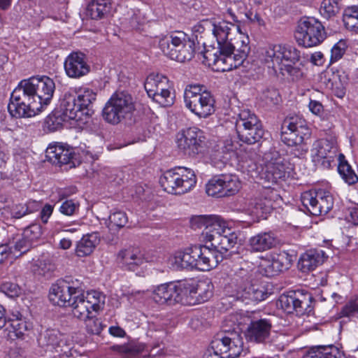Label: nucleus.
Returning <instances> with one entry per match:
<instances>
[{
  "label": "nucleus",
  "instance_id": "nucleus-1",
  "mask_svg": "<svg viewBox=\"0 0 358 358\" xmlns=\"http://www.w3.org/2000/svg\"><path fill=\"white\" fill-rule=\"evenodd\" d=\"M250 52L249 38L239 33L230 38L220 50H207L203 55L206 62L217 71H229L241 66Z\"/></svg>",
  "mask_w": 358,
  "mask_h": 358
},
{
  "label": "nucleus",
  "instance_id": "nucleus-2",
  "mask_svg": "<svg viewBox=\"0 0 358 358\" xmlns=\"http://www.w3.org/2000/svg\"><path fill=\"white\" fill-rule=\"evenodd\" d=\"M300 52L294 47L275 44L264 49L261 54L262 61L275 72L279 70L283 76H289L293 80L302 76V72L296 63L299 61Z\"/></svg>",
  "mask_w": 358,
  "mask_h": 358
},
{
  "label": "nucleus",
  "instance_id": "nucleus-3",
  "mask_svg": "<svg viewBox=\"0 0 358 358\" xmlns=\"http://www.w3.org/2000/svg\"><path fill=\"white\" fill-rule=\"evenodd\" d=\"M222 262V256L209 246L192 245L176 251L173 255V264L177 268L209 271Z\"/></svg>",
  "mask_w": 358,
  "mask_h": 358
},
{
  "label": "nucleus",
  "instance_id": "nucleus-4",
  "mask_svg": "<svg viewBox=\"0 0 358 358\" xmlns=\"http://www.w3.org/2000/svg\"><path fill=\"white\" fill-rule=\"evenodd\" d=\"M29 79L22 80L10 95L8 110L15 117H31L41 111Z\"/></svg>",
  "mask_w": 358,
  "mask_h": 358
},
{
  "label": "nucleus",
  "instance_id": "nucleus-5",
  "mask_svg": "<svg viewBox=\"0 0 358 358\" xmlns=\"http://www.w3.org/2000/svg\"><path fill=\"white\" fill-rule=\"evenodd\" d=\"M159 47L165 55L179 62L191 60L195 52V43L183 31L166 35L159 41Z\"/></svg>",
  "mask_w": 358,
  "mask_h": 358
},
{
  "label": "nucleus",
  "instance_id": "nucleus-6",
  "mask_svg": "<svg viewBox=\"0 0 358 358\" xmlns=\"http://www.w3.org/2000/svg\"><path fill=\"white\" fill-rule=\"evenodd\" d=\"M160 184L169 194H184L189 192L196 183L193 170L185 167H175L166 171L160 178Z\"/></svg>",
  "mask_w": 358,
  "mask_h": 358
},
{
  "label": "nucleus",
  "instance_id": "nucleus-7",
  "mask_svg": "<svg viewBox=\"0 0 358 358\" xmlns=\"http://www.w3.org/2000/svg\"><path fill=\"white\" fill-rule=\"evenodd\" d=\"M310 134L304 120L296 116L286 118L282 125L281 141L288 146L295 147L293 153L300 157L307 152L303 144L304 137Z\"/></svg>",
  "mask_w": 358,
  "mask_h": 358
},
{
  "label": "nucleus",
  "instance_id": "nucleus-8",
  "mask_svg": "<svg viewBox=\"0 0 358 358\" xmlns=\"http://www.w3.org/2000/svg\"><path fill=\"white\" fill-rule=\"evenodd\" d=\"M134 110V101L131 95L124 91L117 92L106 103L103 117L108 123L117 124L130 117Z\"/></svg>",
  "mask_w": 358,
  "mask_h": 358
},
{
  "label": "nucleus",
  "instance_id": "nucleus-9",
  "mask_svg": "<svg viewBox=\"0 0 358 358\" xmlns=\"http://www.w3.org/2000/svg\"><path fill=\"white\" fill-rule=\"evenodd\" d=\"M184 101L185 106L199 118H207L215 111L213 95L199 85H189L186 88Z\"/></svg>",
  "mask_w": 358,
  "mask_h": 358
},
{
  "label": "nucleus",
  "instance_id": "nucleus-10",
  "mask_svg": "<svg viewBox=\"0 0 358 358\" xmlns=\"http://www.w3.org/2000/svg\"><path fill=\"white\" fill-rule=\"evenodd\" d=\"M294 37L299 45L304 48L314 47L324 40V27L317 19L303 17L298 22Z\"/></svg>",
  "mask_w": 358,
  "mask_h": 358
},
{
  "label": "nucleus",
  "instance_id": "nucleus-11",
  "mask_svg": "<svg viewBox=\"0 0 358 358\" xmlns=\"http://www.w3.org/2000/svg\"><path fill=\"white\" fill-rule=\"evenodd\" d=\"M105 295L96 290L87 292L85 294L73 296L69 306L74 317L79 320L86 319L93 312L97 313L103 308Z\"/></svg>",
  "mask_w": 358,
  "mask_h": 358
},
{
  "label": "nucleus",
  "instance_id": "nucleus-12",
  "mask_svg": "<svg viewBox=\"0 0 358 358\" xmlns=\"http://www.w3.org/2000/svg\"><path fill=\"white\" fill-rule=\"evenodd\" d=\"M236 127L239 139L248 144L259 142L264 136L260 121L249 110H243L239 113Z\"/></svg>",
  "mask_w": 358,
  "mask_h": 358
},
{
  "label": "nucleus",
  "instance_id": "nucleus-13",
  "mask_svg": "<svg viewBox=\"0 0 358 358\" xmlns=\"http://www.w3.org/2000/svg\"><path fill=\"white\" fill-rule=\"evenodd\" d=\"M262 162L261 178L267 182L277 183L289 176V163L278 152L273 150L264 153Z\"/></svg>",
  "mask_w": 358,
  "mask_h": 358
},
{
  "label": "nucleus",
  "instance_id": "nucleus-14",
  "mask_svg": "<svg viewBox=\"0 0 358 358\" xmlns=\"http://www.w3.org/2000/svg\"><path fill=\"white\" fill-rule=\"evenodd\" d=\"M205 141L204 132L196 127L182 129L177 134L176 139L178 150L189 157H195L202 152Z\"/></svg>",
  "mask_w": 358,
  "mask_h": 358
},
{
  "label": "nucleus",
  "instance_id": "nucleus-15",
  "mask_svg": "<svg viewBox=\"0 0 358 358\" xmlns=\"http://www.w3.org/2000/svg\"><path fill=\"white\" fill-rule=\"evenodd\" d=\"M149 97L162 106L173 104V97L171 92V85L167 77L162 74L149 75L144 83Z\"/></svg>",
  "mask_w": 358,
  "mask_h": 358
},
{
  "label": "nucleus",
  "instance_id": "nucleus-16",
  "mask_svg": "<svg viewBox=\"0 0 358 358\" xmlns=\"http://www.w3.org/2000/svg\"><path fill=\"white\" fill-rule=\"evenodd\" d=\"M301 200L304 208L315 216L326 215L334 205L331 194L321 189L304 192Z\"/></svg>",
  "mask_w": 358,
  "mask_h": 358
},
{
  "label": "nucleus",
  "instance_id": "nucleus-17",
  "mask_svg": "<svg viewBox=\"0 0 358 358\" xmlns=\"http://www.w3.org/2000/svg\"><path fill=\"white\" fill-rule=\"evenodd\" d=\"M338 148L336 143L327 138L315 141L310 149V157L315 166L323 169H330L336 165Z\"/></svg>",
  "mask_w": 358,
  "mask_h": 358
},
{
  "label": "nucleus",
  "instance_id": "nucleus-18",
  "mask_svg": "<svg viewBox=\"0 0 358 358\" xmlns=\"http://www.w3.org/2000/svg\"><path fill=\"white\" fill-rule=\"evenodd\" d=\"M185 289L187 287L185 280L161 284L153 289L152 299L161 305L183 303Z\"/></svg>",
  "mask_w": 358,
  "mask_h": 358
},
{
  "label": "nucleus",
  "instance_id": "nucleus-19",
  "mask_svg": "<svg viewBox=\"0 0 358 358\" xmlns=\"http://www.w3.org/2000/svg\"><path fill=\"white\" fill-rule=\"evenodd\" d=\"M282 308L287 313L295 311L297 315H310L313 311L312 296L301 291L292 292L282 295L279 299Z\"/></svg>",
  "mask_w": 358,
  "mask_h": 358
},
{
  "label": "nucleus",
  "instance_id": "nucleus-20",
  "mask_svg": "<svg viewBox=\"0 0 358 358\" xmlns=\"http://www.w3.org/2000/svg\"><path fill=\"white\" fill-rule=\"evenodd\" d=\"M213 347L227 358H238L242 353L243 340L236 332H227L217 335L211 342Z\"/></svg>",
  "mask_w": 358,
  "mask_h": 358
},
{
  "label": "nucleus",
  "instance_id": "nucleus-21",
  "mask_svg": "<svg viewBox=\"0 0 358 358\" xmlns=\"http://www.w3.org/2000/svg\"><path fill=\"white\" fill-rule=\"evenodd\" d=\"M35 99L41 106V111L50 104L55 90L52 79L48 76L31 77L29 78Z\"/></svg>",
  "mask_w": 358,
  "mask_h": 358
},
{
  "label": "nucleus",
  "instance_id": "nucleus-22",
  "mask_svg": "<svg viewBox=\"0 0 358 358\" xmlns=\"http://www.w3.org/2000/svg\"><path fill=\"white\" fill-rule=\"evenodd\" d=\"M60 111L64 121L75 120L78 124H85L87 120L76 101V95L64 94L60 103Z\"/></svg>",
  "mask_w": 358,
  "mask_h": 358
},
{
  "label": "nucleus",
  "instance_id": "nucleus-23",
  "mask_svg": "<svg viewBox=\"0 0 358 358\" xmlns=\"http://www.w3.org/2000/svg\"><path fill=\"white\" fill-rule=\"evenodd\" d=\"M64 69L66 75L72 78H78L90 71V66L85 55L79 52L71 53L64 61Z\"/></svg>",
  "mask_w": 358,
  "mask_h": 358
},
{
  "label": "nucleus",
  "instance_id": "nucleus-24",
  "mask_svg": "<svg viewBox=\"0 0 358 358\" xmlns=\"http://www.w3.org/2000/svg\"><path fill=\"white\" fill-rule=\"evenodd\" d=\"M7 331V336L14 340L15 338H22L25 332L31 328V324L27 322L23 315L18 311H13L6 321V325L4 327Z\"/></svg>",
  "mask_w": 358,
  "mask_h": 358
},
{
  "label": "nucleus",
  "instance_id": "nucleus-25",
  "mask_svg": "<svg viewBox=\"0 0 358 358\" xmlns=\"http://www.w3.org/2000/svg\"><path fill=\"white\" fill-rule=\"evenodd\" d=\"M271 327L267 319L252 321L247 329L246 338L250 341L264 343L269 338Z\"/></svg>",
  "mask_w": 358,
  "mask_h": 358
},
{
  "label": "nucleus",
  "instance_id": "nucleus-26",
  "mask_svg": "<svg viewBox=\"0 0 358 358\" xmlns=\"http://www.w3.org/2000/svg\"><path fill=\"white\" fill-rule=\"evenodd\" d=\"M185 296H196L198 303H203L208 301L213 294L214 286L208 281H201L196 282L194 280H185Z\"/></svg>",
  "mask_w": 358,
  "mask_h": 358
},
{
  "label": "nucleus",
  "instance_id": "nucleus-27",
  "mask_svg": "<svg viewBox=\"0 0 358 358\" xmlns=\"http://www.w3.org/2000/svg\"><path fill=\"white\" fill-rule=\"evenodd\" d=\"M236 297L243 301H261L267 297L264 287L258 284L244 282L239 285L236 291Z\"/></svg>",
  "mask_w": 358,
  "mask_h": 358
},
{
  "label": "nucleus",
  "instance_id": "nucleus-28",
  "mask_svg": "<svg viewBox=\"0 0 358 358\" xmlns=\"http://www.w3.org/2000/svg\"><path fill=\"white\" fill-rule=\"evenodd\" d=\"M237 241L238 236L236 233L230 228L229 234L227 233L221 235L216 234V236H211V248L209 247V249L217 251L221 255L222 261L226 256V253L235 246Z\"/></svg>",
  "mask_w": 358,
  "mask_h": 358
},
{
  "label": "nucleus",
  "instance_id": "nucleus-29",
  "mask_svg": "<svg viewBox=\"0 0 358 358\" xmlns=\"http://www.w3.org/2000/svg\"><path fill=\"white\" fill-rule=\"evenodd\" d=\"M46 157L48 161L55 164H67L74 156L72 148L56 143L50 145L46 149Z\"/></svg>",
  "mask_w": 358,
  "mask_h": 358
},
{
  "label": "nucleus",
  "instance_id": "nucleus-30",
  "mask_svg": "<svg viewBox=\"0 0 358 358\" xmlns=\"http://www.w3.org/2000/svg\"><path fill=\"white\" fill-rule=\"evenodd\" d=\"M202 26L210 29L217 41L219 50L225 43H227L230 38H232L233 34L231 31L234 25L231 23L226 21L213 23L210 21L205 20L203 21Z\"/></svg>",
  "mask_w": 358,
  "mask_h": 358
},
{
  "label": "nucleus",
  "instance_id": "nucleus-31",
  "mask_svg": "<svg viewBox=\"0 0 358 358\" xmlns=\"http://www.w3.org/2000/svg\"><path fill=\"white\" fill-rule=\"evenodd\" d=\"M327 258L322 250H309L303 254L299 261L298 266L302 272H308L322 264Z\"/></svg>",
  "mask_w": 358,
  "mask_h": 358
},
{
  "label": "nucleus",
  "instance_id": "nucleus-32",
  "mask_svg": "<svg viewBox=\"0 0 358 358\" xmlns=\"http://www.w3.org/2000/svg\"><path fill=\"white\" fill-rule=\"evenodd\" d=\"M277 238L272 232H262L252 236L248 241L252 252H264L275 246Z\"/></svg>",
  "mask_w": 358,
  "mask_h": 358
},
{
  "label": "nucleus",
  "instance_id": "nucleus-33",
  "mask_svg": "<svg viewBox=\"0 0 358 358\" xmlns=\"http://www.w3.org/2000/svg\"><path fill=\"white\" fill-rule=\"evenodd\" d=\"M118 259L127 269L135 271L145 262L144 255L139 248H131L121 250L117 255Z\"/></svg>",
  "mask_w": 358,
  "mask_h": 358
},
{
  "label": "nucleus",
  "instance_id": "nucleus-34",
  "mask_svg": "<svg viewBox=\"0 0 358 358\" xmlns=\"http://www.w3.org/2000/svg\"><path fill=\"white\" fill-rule=\"evenodd\" d=\"M69 292V287L63 282L52 285L49 292V299L54 305L69 307L73 298Z\"/></svg>",
  "mask_w": 358,
  "mask_h": 358
},
{
  "label": "nucleus",
  "instance_id": "nucleus-35",
  "mask_svg": "<svg viewBox=\"0 0 358 358\" xmlns=\"http://www.w3.org/2000/svg\"><path fill=\"white\" fill-rule=\"evenodd\" d=\"M75 95L78 106L88 120L90 117L94 113L92 104L96 98V92L91 89L83 88L80 89Z\"/></svg>",
  "mask_w": 358,
  "mask_h": 358
},
{
  "label": "nucleus",
  "instance_id": "nucleus-36",
  "mask_svg": "<svg viewBox=\"0 0 358 358\" xmlns=\"http://www.w3.org/2000/svg\"><path fill=\"white\" fill-rule=\"evenodd\" d=\"M230 227L228 223L220 216L211 215L208 229L202 231V236L205 241L211 242V236H216V234L221 235L224 233L229 234Z\"/></svg>",
  "mask_w": 358,
  "mask_h": 358
},
{
  "label": "nucleus",
  "instance_id": "nucleus-37",
  "mask_svg": "<svg viewBox=\"0 0 358 358\" xmlns=\"http://www.w3.org/2000/svg\"><path fill=\"white\" fill-rule=\"evenodd\" d=\"M303 358H345V355L335 345H320L311 348Z\"/></svg>",
  "mask_w": 358,
  "mask_h": 358
},
{
  "label": "nucleus",
  "instance_id": "nucleus-38",
  "mask_svg": "<svg viewBox=\"0 0 358 358\" xmlns=\"http://www.w3.org/2000/svg\"><path fill=\"white\" fill-rule=\"evenodd\" d=\"M112 8L111 0H92L86 8V16L92 20L104 17Z\"/></svg>",
  "mask_w": 358,
  "mask_h": 358
},
{
  "label": "nucleus",
  "instance_id": "nucleus-39",
  "mask_svg": "<svg viewBox=\"0 0 358 358\" xmlns=\"http://www.w3.org/2000/svg\"><path fill=\"white\" fill-rule=\"evenodd\" d=\"M99 241L100 237L97 232L83 236L76 244V255L81 257L90 255L99 243Z\"/></svg>",
  "mask_w": 358,
  "mask_h": 358
},
{
  "label": "nucleus",
  "instance_id": "nucleus-40",
  "mask_svg": "<svg viewBox=\"0 0 358 358\" xmlns=\"http://www.w3.org/2000/svg\"><path fill=\"white\" fill-rule=\"evenodd\" d=\"M348 78L345 73H333L328 78L327 87L338 98H343L345 94Z\"/></svg>",
  "mask_w": 358,
  "mask_h": 358
},
{
  "label": "nucleus",
  "instance_id": "nucleus-41",
  "mask_svg": "<svg viewBox=\"0 0 358 358\" xmlns=\"http://www.w3.org/2000/svg\"><path fill=\"white\" fill-rule=\"evenodd\" d=\"M63 335L56 329H47L42 332L38 338V342L43 347L58 346L62 341Z\"/></svg>",
  "mask_w": 358,
  "mask_h": 358
},
{
  "label": "nucleus",
  "instance_id": "nucleus-42",
  "mask_svg": "<svg viewBox=\"0 0 358 358\" xmlns=\"http://www.w3.org/2000/svg\"><path fill=\"white\" fill-rule=\"evenodd\" d=\"M338 161V171L341 178L349 185L356 183L358 181V177L350 165L345 159L343 154H339Z\"/></svg>",
  "mask_w": 358,
  "mask_h": 358
},
{
  "label": "nucleus",
  "instance_id": "nucleus-43",
  "mask_svg": "<svg viewBox=\"0 0 358 358\" xmlns=\"http://www.w3.org/2000/svg\"><path fill=\"white\" fill-rule=\"evenodd\" d=\"M223 191L224 196H229L236 194L241 187V183L236 175L222 174Z\"/></svg>",
  "mask_w": 358,
  "mask_h": 358
},
{
  "label": "nucleus",
  "instance_id": "nucleus-44",
  "mask_svg": "<svg viewBox=\"0 0 358 358\" xmlns=\"http://www.w3.org/2000/svg\"><path fill=\"white\" fill-rule=\"evenodd\" d=\"M343 20L345 27L351 30H358V6H352L344 10Z\"/></svg>",
  "mask_w": 358,
  "mask_h": 358
},
{
  "label": "nucleus",
  "instance_id": "nucleus-45",
  "mask_svg": "<svg viewBox=\"0 0 358 358\" xmlns=\"http://www.w3.org/2000/svg\"><path fill=\"white\" fill-rule=\"evenodd\" d=\"M222 176H218L211 178L206 184V192L208 195L214 197H224Z\"/></svg>",
  "mask_w": 358,
  "mask_h": 358
},
{
  "label": "nucleus",
  "instance_id": "nucleus-46",
  "mask_svg": "<svg viewBox=\"0 0 358 358\" xmlns=\"http://www.w3.org/2000/svg\"><path fill=\"white\" fill-rule=\"evenodd\" d=\"M117 350L127 357H133L143 355L145 345L141 343H127L116 346Z\"/></svg>",
  "mask_w": 358,
  "mask_h": 358
},
{
  "label": "nucleus",
  "instance_id": "nucleus-47",
  "mask_svg": "<svg viewBox=\"0 0 358 358\" xmlns=\"http://www.w3.org/2000/svg\"><path fill=\"white\" fill-rule=\"evenodd\" d=\"M255 153L250 155H243L238 161V167L243 173H247L253 177V173H257V164L254 159Z\"/></svg>",
  "mask_w": 358,
  "mask_h": 358
},
{
  "label": "nucleus",
  "instance_id": "nucleus-48",
  "mask_svg": "<svg viewBox=\"0 0 358 358\" xmlns=\"http://www.w3.org/2000/svg\"><path fill=\"white\" fill-rule=\"evenodd\" d=\"M341 0H323L320 8V14L325 18H330L339 11V1Z\"/></svg>",
  "mask_w": 358,
  "mask_h": 358
},
{
  "label": "nucleus",
  "instance_id": "nucleus-49",
  "mask_svg": "<svg viewBox=\"0 0 358 358\" xmlns=\"http://www.w3.org/2000/svg\"><path fill=\"white\" fill-rule=\"evenodd\" d=\"M108 220L109 227H117L120 229L126 225L128 222V217L124 211L115 209L110 213Z\"/></svg>",
  "mask_w": 358,
  "mask_h": 358
},
{
  "label": "nucleus",
  "instance_id": "nucleus-50",
  "mask_svg": "<svg viewBox=\"0 0 358 358\" xmlns=\"http://www.w3.org/2000/svg\"><path fill=\"white\" fill-rule=\"evenodd\" d=\"M260 100L266 106H272L277 105L280 101L278 91L275 88H268L260 94Z\"/></svg>",
  "mask_w": 358,
  "mask_h": 358
},
{
  "label": "nucleus",
  "instance_id": "nucleus-51",
  "mask_svg": "<svg viewBox=\"0 0 358 358\" xmlns=\"http://www.w3.org/2000/svg\"><path fill=\"white\" fill-rule=\"evenodd\" d=\"M272 258L274 262V267L276 268L278 274L280 272L287 270L292 264L290 257L285 252L277 254Z\"/></svg>",
  "mask_w": 358,
  "mask_h": 358
},
{
  "label": "nucleus",
  "instance_id": "nucleus-52",
  "mask_svg": "<svg viewBox=\"0 0 358 358\" xmlns=\"http://www.w3.org/2000/svg\"><path fill=\"white\" fill-rule=\"evenodd\" d=\"M342 317H352L358 314V294L352 296L343 306L341 313Z\"/></svg>",
  "mask_w": 358,
  "mask_h": 358
},
{
  "label": "nucleus",
  "instance_id": "nucleus-53",
  "mask_svg": "<svg viewBox=\"0 0 358 358\" xmlns=\"http://www.w3.org/2000/svg\"><path fill=\"white\" fill-rule=\"evenodd\" d=\"M62 282L64 285L69 287V292L72 296L85 294L84 293L83 283L79 279L66 278V279Z\"/></svg>",
  "mask_w": 358,
  "mask_h": 358
},
{
  "label": "nucleus",
  "instance_id": "nucleus-54",
  "mask_svg": "<svg viewBox=\"0 0 358 358\" xmlns=\"http://www.w3.org/2000/svg\"><path fill=\"white\" fill-rule=\"evenodd\" d=\"M348 45L345 41L340 40L332 47L331 50V63H334L341 59L344 55Z\"/></svg>",
  "mask_w": 358,
  "mask_h": 358
},
{
  "label": "nucleus",
  "instance_id": "nucleus-55",
  "mask_svg": "<svg viewBox=\"0 0 358 358\" xmlns=\"http://www.w3.org/2000/svg\"><path fill=\"white\" fill-rule=\"evenodd\" d=\"M78 210L79 203L73 199L65 200L59 208V211L66 216H72L77 213Z\"/></svg>",
  "mask_w": 358,
  "mask_h": 358
},
{
  "label": "nucleus",
  "instance_id": "nucleus-56",
  "mask_svg": "<svg viewBox=\"0 0 358 358\" xmlns=\"http://www.w3.org/2000/svg\"><path fill=\"white\" fill-rule=\"evenodd\" d=\"M42 235V227L38 223H34L24 229L23 236L29 241L30 243L34 240L38 239Z\"/></svg>",
  "mask_w": 358,
  "mask_h": 358
},
{
  "label": "nucleus",
  "instance_id": "nucleus-57",
  "mask_svg": "<svg viewBox=\"0 0 358 358\" xmlns=\"http://www.w3.org/2000/svg\"><path fill=\"white\" fill-rule=\"evenodd\" d=\"M83 320L85 321V327L89 334H99L101 333L103 328L101 322L93 314Z\"/></svg>",
  "mask_w": 358,
  "mask_h": 358
},
{
  "label": "nucleus",
  "instance_id": "nucleus-58",
  "mask_svg": "<svg viewBox=\"0 0 358 358\" xmlns=\"http://www.w3.org/2000/svg\"><path fill=\"white\" fill-rule=\"evenodd\" d=\"M259 272L266 276L273 277L278 275L276 268L274 267L273 258L263 259L259 264Z\"/></svg>",
  "mask_w": 358,
  "mask_h": 358
},
{
  "label": "nucleus",
  "instance_id": "nucleus-59",
  "mask_svg": "<svg viewBox=\"0 0 358 358\" xmlns=\"http://www.w3.org/2000/svg\"><path fill=\"white\" fill-rule=\"evenodd\" d=\"M211 215H194L190 220L191 227L194 229H202L206 231L208 227Z\"/></svg>",
  "mask_w": 358,
  "mask_h": 358
},
{
  "label": "nucleus",
  "instance_id": "nucleus-60",
  "mask_svg": "<svg viewBox=\"0 0 358 358\" xmlns=\"http://www.w3.org/2000/svg\"><path fill=\"white\" fill-rule=\"evenodd\" d=\"M1 291L10 298L17 297L21 292L19 285L12 282H4L0 286Z\"/></svg>",
  "mask_w": 358,
  "mask_h": 358
},
{
  "label": "nucleus",
  "instance_id": "nucleus-61",
  "mask_svg": "<svg viewBox=\"0 0 358 358\" xmlns=\"http://www.w3.org/2000/svg\"><path fill=\"white\" fill-rule=\"evenodd\" d=\"M31 247V243H30L29 241L25 238V237L23 236L22 238L17 240L14 246L10 248V250H13V253L15 256H17L15 254V252H20L19 255H21L22 254L28 251Z\"/></svg>",
  "mask_w": 358,
  "mask_h": 358
},
{
  "label": "nucleus",
  "instance_id": "nucleus-62",
  "mask_svg": "<svg viewBox=\"0 0 358 358\" xmlns=\"http://www.w3.org/2000/svg\"><path fill=\"white\" fill-rule=\"evenodd\" d=\"M54 210V206L46 203L40 212V218L43 224H47L49 218L52 215Z\"/></svg>",
  "mask_w": 358,
  "mask_h": 358
},
{
  "label": "nucleus",
  "instance_id": "nucleus-63",
  "mask_svg": "<svg viewBox=\"0 0 358 358\" xmlns=\"http://www.w3.org/2000/svg\"><path fill=\"white\" fill-rule=\"evenodd\" d=\"M308 108L310 112L316 115H321L323 113V106L317 101L310 100Z\"/></svg>",
  "mask_w": 358,
  "mask_h": 358
},
{
  "label": "nucleus",
  "instance_id": "nucleus-64",
  "mask_svg": "<svg viewBox=\"0 0 358 358\" xmlns=\"http://www.w3.org/2000/svg\"><path fill=\"white\" fill-rule=\"evenodd\" d=\"M211 164L217 170L221 171L226 166L227 162L220 154H217L211 159Z\"/></svg>",
  "mask_w": 358,
  "mask_h": 358
}]
</instances>
